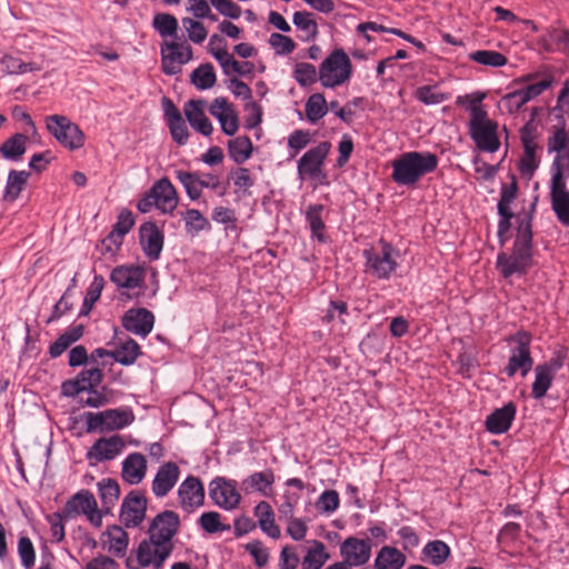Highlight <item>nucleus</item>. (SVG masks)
<instances>
[{
	"mask_svg": "<svg viewBox=\"0 0 569 569\" xmlns=\"http://www.w3.org/2000/svg\"><path fill=\"white\" fill-rule=\"evenodd\" d=\"M83 335L82 325L76 326L62 335L49 347L51 358L61 356L73 342L78 341Z\"/></svg>",
	"mask_w": 569,
	"mask_h": 569,
	"instance_id": "2f4dec72",
	"label": "nucleus"
},
{
	"mask_svg": "<svg viewBox=\"0 0 569 569\" xmlns=\"http://www.w3.org/2000/svg\"><path fill=\"white\" fill-rule=\"evenodd\" d=\"M150 191L157 201V209L162 213H171L178 206V193L168 178H161L153 183Z\"/></svg>",
	"mask_w": 569,
	"mask_h": 569,
	"instance_id": "412c9836",
	"label": "nucleus"
},
{
	"mask_svg": "<svg viewBox=\"0 0 569 569\" xmlns=\"http://www.w3.org/2000/svg\"><path fill=\"white\" fill-rule=\"evenodd\" d=\"M154 323V316L146 308L130 309L122 318V326L127 331L137 336L147 337Z\"/></svg>",
	"mask_w": 569,
	"mask_h": 569,
	"instance_id": "6ab92c4d",
	"label": "nucleus"
},
{
	"mask_svg": "<svg viewBox=\"0 0 569 569\" xmlns=\"http://www.w3.org/2000/svg\"><path fill=\"white\" fill-rule=\"evenodd\" d=\"M182 24L188 31V37L192 42L201 43L206 40L208 31L201 22L191 18H183Z\"/></svg>",
	"mask_w": 569,
	"mask_h": 569,
	"instance_id": "bf43d9fd",
	"label": "nucleus"
},
{
	"mask_svg": "<svg viewBox=\"0 0 569 569\" xmlns=\"http://www.w3.org/2000/svg\"><path fill=\"white\" fill-rule=\"evenodd\" d=\"M339 495L336 490H326L317 501V508L323 512H333L339 507Z\"/></svg>",
	"mask_w": 569,
	"mask_h": 569,
	"instance_id": "338daca9",
	"label": "nucleus"
},
{
	"mask_svg": "<svg viewBox=\"0 0 569 569\" xmlns=\"http://www.w3.org/2000/svg\"><path fill=\"white\" fill-rule=\"evenodd\" d=\"M18 553L21 563L26 569H31L36 561V551L32 541L28 537H20L18 541Z\"/></svg>",
	"mask_w": 569,
	"mask_h": 569,
	"instance_id": "4d7b16f0",
	"label": "nucleus"
},
{
	"mask_svg": "<svg viewBox=\"0 0 569 569\" xmlns=\"http://www.w3.org/2000/svg\"><path fill=\"white\" fill-rule=\"evenodd\" d=\"M416 98L425 104H438L447 100L446 93L436 90V86H421L416 90Z\"/></svg>",
	"mask_w": 569,
	"mask_h": 569,
	"instance_id": "5fc2aeb1",
	"label": "nucleus"
},
{
	"mask_svg": "<svg viewBox=\"0 0 569 569\" xmlns=\"http://www.w3.org/2000/svg\"><path fill=\"white\" fill-rule=\"evenodd\" d=\"M516 343L511 349V356L505 368L508 377H513L518 370L526 376L532 368L533 359L530 353L531 335L527 331H518L510 338Z\"/></svg>",
	"mask_w": 569,
	"mask_h": 569,
	"instance_id": "6e6552de",
	"label": "nucleus"
},
{
	"mask_svg": "<svg viewBox=\"0 0 569 569\" xmlns=\"http://www.w3.org/2000/svg\"><path fill=\"white\" fill-rule=\"evenodd\" d=\"M406 563V556L395 547H382L375 560L377 569H401Z\"/></svg>",
	"mask_w": 569,
	"mask_h": 569,
	"instance_id": "c85d7f7f",
	"label": "nucleus"
},
{
	"mask_svg": "<svg viewBox=\"0 0 569 569\" xmlns=\"http://www.w3.org/2000/svg\"><path fill=\"white\" fill-rule=\"evenodd\" d=\"M99 497L103 506V512L108 513L111 507L118 501L120 496L119 483L111 478H104L98 482Z\"/></svg>",
	"mask_w": 569,
	"mask_h": 569,
	"instance_id": "473e14b6",
	"label": "nucleus"
},
{
	"mask_svg": "<svg viewBox=\"0 0 569 569\" xmlns=\"http://www.w3.org/2000/svg\"><path fill=\"white\" fill-rule=\"evenodd\" d=\"M330 148V142L322 141L318 146L308 150L298 161L299 174L317 178L321 173L322 166Z\"/></svg>",
	"mask_w": 569,
	"mask_h": 569,
	"instance_id": "2eb2a0df",
	"label": "nucleus"
},
{
	"mask_svg": "<svg viewBox=\"0 0 569 569\" xmlns=\"http://www.w3.org/2000/svg\"><path fill=\"white\" fill-rule=\"evenodd\" d=\"M246 550L253 557L257 567L262 568L268 563L269 552L260 540L247 543Z\"/></svg>",
	"mask_w": 569,
	"mask_h": 569,
	"instance_id": "0e129e2a",
	"label": "nucleus"
},
{
	"mask_svg": "<svg viewBox=\"0 0 569 569\" xmlns=\"http://www.w3.org/2000/svg\"><path fill=\"white\" fill-rule=\"evenodd\" d=\"M134 419L130 409L104 410L106 431L122 429L129 426Z\"/></svg>",
	"mask_w": 569,
	"mask_h": 569,
	"instance_id": "c9c22d12",
	"label": "nucleus"
},
{
	"mask_svg": "<svg viewBox=\"0 0 569 569\" xmlns=\"http://www.w3.org/2000/svg\"><path fill=\"white\" fill-rule=\"evenodd\" d=\"M139 241L142 251L150 260H158L163 248L164 237L158 226L148 221L139 228Z\"/></svg>",
	"mask_w": 569,
	"mask_h": 569,
	"instance_id": "dca6fc26",
	"label": "nucleus"
},
{
	"mask_svg": "<svg viewBox=\"0 0 569 569\" xmlns=\"http://www.w3.org/2000/svg\"><path fill=\"white\" fill-rule=\"evenodd\" d=\"M305 112L307 119L312 123L323 118L328 112V103L325 96L322 93L311 94L305 104Z\"/></svg>",
	"mask_w": 569,
	"mask_h": 569,
	"instance_id": "58836bf2",
	"label": "nucleus"
},
{
	"mask_svg": "<svg viewBox=\"0 0 569 569\" xmlns=\"http://www.w3.org/2000/svg\"><path fill=\"white\" fill-rule=\"evenodd\" d=\"M80 515H86L94 527L101 526L102 511L98 510L93 493L87 489L71 496L62 508V516L67 518L72 519Z\"/></svg>",
	"mask_w": 569,
	"mask_h": 569,
	"instance_id": "0eeeda50",
	"label": "nucleus"
},
{
	"mask_svg": "<svg viewBox=\"0 0 569 569\" xmlns=\"http://www.w3.org/2000/svg\"><path fill=\"white\" fill-rule=\"evenodd\" d=\"M352 74V63L343 49H335L319 67V80L325 88H336Z\"/></svg>",
	"mask_w": 569,
	"mask_h": 569,
	"instance_id": "39448f33",
	"label": "nucleus"
},
{
	"mask_svg": "<svg viewBox=\"0 0 569 569\" xmlns=\"http://www.w3.org/2000/svg\"><path fill=\"white\" fill-rule=\"evenodd\" d=\"M178 498L181 508L190 513L204 505L206 492L201 480L194 476H188L179 486Z\"/></svg>",
	"mask_w": 569,
	"mask_h": 569,
	"instance_id": "ddd939ff",
	"label": "nucleus"
},
{
	"mask_svg": "<svg viewBox=\"0 0 569 569\" xmlns=\"http://www.w3.org/2000/svg\"><path fill=\"white\" fill-rule=\"evenodd\" d=\"M192 59V48L176 41L161 44V70L168 76L181 72L182 64Z\"/></svg>",
	"mask_w": 569,
	"mask_h": 569,
	"instance_id": "1a4fd4ad",
	"label": "nucleus"
},
{
	"mask_svg": "<svg viewBox=\"0 0 569 569\" xmlns=\"http://www.w3.org/2000/svg\"><path fill=\"white\" fill-rule=\"evenodd\" d=\"M203 107V100H189L184 104L183 110L190 126L203 136L208 137L212 133L213 127L208 117L204 114Z\"/></svg>",
	"mask_w": 569,
	"mask_h": 569,
	"instance_id": "393cba45",
	"label": "nucleus"
},
{
	"mask_svg": "<svg viewBox=\"0 0 569 569\" xmlns=\"http://www.w3.org/2000/svg\"><path fill=\"white\" fill-rule=\"evenodd\" d=\"M110 279L119 288H142L144 269L140 266H119L112 270Z\"/></svg>",
	"mask_w": 569,
	"mask_h": 569,
	"instance_id": "4be33fe9",
	"label": "nucleus"
},
{
	"mask_svg": "<svg viewBox=\"0 0 569 569\" xmlns=\"http://www.w3.org/2000/svg\"><path fill=\"white\" fill-rule=\"evenodd\" d=\"M103 375L101 369L91 368L87 370H82L76 378V385H81L84 387V390L93 389L99 386L102 381Z\"/></svg>",
	"mask_w": 569,
	"mask_h": 569,
	"instance_id": "13d9d810",
	"label": "nucleus"
},
{
	"mask_svg": "<svg viewBox=\"0 0 569 569\" xmlns=\"http://www.w3.org/2000/svg\"><path fill=\"white\" fill-rule=\"evenodd\" d=\"M300 559L291 546H284L280 552L279 568L280 569H296Z\"/></svg>",
	"mask_w": 569,
	"mask_h": 569,
	"instance_id": "774afa93",
	"label": "nucleus"
},
{
	"mask_svg": "<svg viewBox=\"0 0 569 569\" xmlns=\"http://www.w3.org/2000/svg\"><path fill=\"white\" fill-rule=\"evenodd\" d=\"M423 553L430 559L433 566H439L450 556V548L441 540H433L425 546Z\"/></svg>",
	"mask_w": 569,
	"mask_h": 569,
	"instance_id": "79ce46f5",
	"label": "nucleus"
},
{
	"mask_svg": "<svg viewBox=\"0 0 569 569\" xmlns=\"http://www.w3.org/2000/svg\"><path fill=\"white\" fill-rule=\"evenodd\" d=\"M220 513L217 511H208L203 512L198 522L200 527L208 533H216L220 531H228L230 530V525H223L220 521Z\"/></svg>",
	"mask_w": 569,
	"mask_h": 569,
	"instance_id": "8fccbe9b",
	"label": "nucleus"
},
{
	"mask_svg": "<svg viewBox=\"0 0 569 569\" xmlns=\"http://www.w3.org/2000/svg\"><path fill=\"white\" fill-rule=\"evenodd\" d=\"M497 129V122H487V126L471 130L469 134L480 150L496 152L500 147Z\"/></svg>",
	"mask_w": 569,
	"mask_h": 569,
	"instance_id": "bb28decb",
	"label": "nucleus"
},
{
	"mask_svg": "<svg viewBox=\"0 0 569 569\" xmlns=\"http://www.w3.org/2000/svg\"><path fill=\"white\" fill-rule=\"evenodd\" d=\"M28 137L23 133H14L0 146V153L3 158L18 161L27 149Z\"/></svg>",
	"mask_w": 569,
	"mask_h": 569,
	"instance_id": "7c9ffc66",
	"label": "nucleus"
},
{
	"mask_svg": "<svg viewBox=\"0 0 569 569\" xmlns=\"http://www.w3.org/2000/svg\"><path fill=\"white\" fill-rule=\"evenodd\" d=\"M469 59L489 67H503L508 59L505 54L493 50H478L469 54Z\"/></svg>",
	"mask_w": 569,
	"mask_h": 569,
	"instance_id": "c03bdc74",
	"label": "nucleus"
},
{
	"mask_svg": "<svg viewBox=\"0 0 569 569\" xmlns=\"http://www.w3.org/2000/svg\"><path fill=\"white\" fill-rule=\"evenodd\" d=\"M46 124L48 131L64 148L77 150L84 144V133L68 117L59 114L49 116L46 119Z\"/></svg>",
	"mask_w": 569,
	"mask_h": 569,
	"instance_id": "423d86ee",
	"label": "nucleus"
},
{
	"mask_svg": "<svg viewBox=\"0 0 569 569\" xmlns=\"http://www.w3.org/2000/svg\"><path fill=\"white\" fill-rule=\"evenodd\" d=\"M516 411L517 408L512 401H509L502 408L496 409L486 419L487 430L495 435L507 432L516 417Z\"/></svg>",
	"mask_w": 569,
	"mask_h": 569,
	"instance_id": "b1692460",
	"label": "nucleus"
},
{
	"mask_svg": "<svg viewBox=\"0 0 569 569\" xmlns=\"http://www.w3.org/2000/svg\"><path fill=\"white\" fill-rule=\"evenodd\" d=\"M124 447L126 442L119 435L99 438L88 450L87 458L98 462L112 460L121 453Z\"/></svg>",
	"mask_w": 569,
	"mask_h": 569,
	"instance_id": "a211bd4d",
	"label": "nucleus"
},
{
	"mask_svg": "<svg viewBox=\"0 0 569 569\" xmlns=\"http://www.w3.org/2000/svg\"><path fill=\"white\" fill-rule=\"evenodd\" d=\"M293 77L300 86L307 87L313 84L319 79V72H317L313 64L299 62L295 67Z\"/></svg>",
	"mask_w": 569,
	"mask_h": 569,
	"instance_id": "09e8293b",
	"label": "nucleus"
},
{
	"mask_svg": "<svg viewBox=\"0 0 569 569\" xmlns=\"http://www.w3.org/2000/svg\"><path fill=\"white\" fill-rule=\"evenodd\" d=\"M217 76L211 63H202L190 74V82L199 90H208L214 86Z\"/></svg>",
	"mask_w": 569,
	"mask_h": 569,
	"instance_id": "72a5a7b5",
	"label": "nucleus"
},
{
	"mask_svg": "<svg viewBox=\"0 0 569 569\" xmlns=\"http://www.w3.org/2000/svg\"><path fill=\"white\" fill-rule=\"evenodd\" d=\"M568 141L569 138L565 126L559 127L555 130L553 134L548 138V151L557 152V154H563L562 152L566 150Z\"/></svg>",
	"mask_w": 569,
	"mask_h": 569,
	"instance_id": "e2e57ef3",
	"label": "nucleus"
},
{
	"mask_svg": "<svg viewBox=\"0 0 569 569\" xmlns=\"http://www.w3.org/2000/svg\"><path fill=\"white\" fill-rule=\"evenodd\" d=\"M438 163L439 159L432 152H405L391 162V178L399 186H415L423 176L433 172Z\"/></svg>",
	"mask_w": 569,
	"mask_h": 569,
	"instance_id": "7ed1b4c3",
	"label": "nucleus"
},
{
	"mask_svg": "<svg viewBox=\"0 0 569 569\" xmlns=\"http://www.w3.org/2000/svg\"><path fill=\"white\" fill-rule=\"evenodd\" d=\"M274 482V475L272 470L259 471L250 475L247 479L243 480V486L246 490L253 489L263 496H269V489Z\"/></svg>",
	"mask_w": 569,
	"mask_h": 569,
	"instance_id": "f704fd0d",
	"label": "nucleus"
},
{
	"mask_svg": "<svg viewBox=\"0 0 569 569\" xmlns=\"http://www.w3.org/2000/svg\"><path fill=\"white\" fill-rule=\"evenodd\" d=\"M184 221L186 230L191 233L210 229L208 219L197 209H188L184 213Z\"/></svg>",
	"mask_w": 569,
	"mask_h": 569,
	"instance_id": "603ef678",
	"label": "nucleus"
},
{
	"mask_svg": "<svg viewBox=\"0 0 569 569\" xmlns=\"http://www.w3.org/2000/svg\"><path fill=\"white\" fill-rule=\"evenodd\" d=\"M253 152V144L248 136H239L228 141L229 157L237 163L246 162Z\"/></svg>",
	"mask_w": 569,
	"mask_h": 569,
	"instance_id": "c756f323",
	"label": "nucleus"
},
{
	"mask_svg": "<svg viewBox=\"0 0 569 569\" xmlns=\"http://www.w3.org/2000/svg\"><path fill=\"white\" fill-rule=\"evenodd\" d=\"M523 98L521 89H517L505 94L501 98V103L507 112L512 114L518 112L527 103V100Z\"/></svg>",
	"mask_w": 569,
	"mask_h": 569,
	"instance_id": "052dcab7",
	"label": "nucleus"
},
{
	"mask_svg": "<svg viewBox=\"0 0 569 569\" xmlns=\"http://www.w3.org/2000/svg\"><path fill=\"white\" fill-rule=\"evenodd\" d=\"M29 176L27 171L11 170L7 180L4 199L10 201L16 200L27 183Z\"/></svg>",
	"mask_w": 569,
	"mask_h": 569,
	"instance_id": "ea45409f",
	"label": "nucleus"
},
{
	"mask_svg": "<svg viewBox=\"0 0 569 569\" xmlns=\"http://www.w3.org/2000/svg\"><path fill=\"white\" fill-rule=\"evenodd\" d=\"M483 99L485 96H476L472 101V106L469 107V111L471 113L469 131L487 126V122H493L488 119L487 111L480 106Z\"/></svg>",
	"mask_w": 569,
	"mask_h": 569,
	"instance_id": "3c124183",
	"label": "nucleus"
},
{
	"mask_svg": "<svg viewBox=\"0 0 569 569\" xmlns=\"http://www.w3.org/2000/svg\"><path fill=\"white\" fill-rule=\"evenodd\" d=\"M140 353V346L130 338L112 351L111 358L123 366H130L137 360Z\"/></svg>",
	"mask_w": 569,
	"mask_h": 569,
	"instance_id": "4c0bfd02",
	"label": "nucleus"
},
{
	"mask_svg": "<svg viewBox=\"0 0 569 569\" xmlns=\"http://www.w3.org/2000/svg\"><path fill=\"white\" fill-rule=\"evenodd\" d=\"M147 503V498L142 492L131 490L121 505L120 519L122 523L128 528L139 526L146 517Z\"/></svg>",
	"mask_w": 569,
	"mask_h": 569,
	"instance_id": "f8f14e48",
	"label": "nucleus"
},
{
	"mask_svg": "<svg viewBox=\"0 0 569 569\" xmlns=\"http://www.w3.org/2000/svg\"><path fill=\"white\" fill-rule=\"evenodd\" d=\"M322 211H323L322 204H311L308 207V210L306 213L307 220L310 224L312 236L316 237L318 239V241H320V242L326 241V236H325L326 226H325V222L321 217Z\"/></svg>",
	"mask_w": 569,
	"mask_h": 569,
	"instance_id": "a19ab883",
	"label": "nucleus"
},
{
	"mask_svg": "<svg viewBox=\"0 0 569 569\" xmlns=\"http://www.w3.org/2000/svg\"><path fill=\"white\" fill-rule=\"evenodd\" d=\"M180 469L176 462L169 461L163 463L157 471L151 489L156 497L162 498L167 496L179 480Z\"/></svg>",
	"mask_w": 569,
	"mask_h": 569,
	"instance_id": "aec40b11",
	"label": "nucleus"
},
{
	"mask_svg": "<svg viewBox=\"0 0 569 569\" xmlns=\"http://www.w3.org/2000/svg\"><path fill=\"white\" fill-rule=\"evenodd\" d=\"M535 372L536 379L532 383L531 393L535 399H541L551 387L553 376L548 372V369L540 368L539 366L536 367Z\"/></svg>",
	"mask_w": 569,
	"mask_h": 569,
	"instance_id": "49530a36",
	"label": "nucleus"
},
{
	"mask_svg": "<svg viewBox=\"0 0 569 569\" xmlns=\"http://www.w3.org/2000/svg\"><path fill=\"white\" fill-rule=\"evenodd\" d=\"M254 516L258 518L261 530L273 539H278L281 535L280 528L274 522V512L267 501H260L254 507Z\"/></svg>",
	"mask_w": 569,
	"mask_h": 569,
	"instance_id": "cd10ccee",
	"label": "nucleus"
},
{
	"mask_svg": "<svg viewBox=\"0 0 569 569\" xmlns=\"http://www.w3.org/2000/svg\"><path fill=\"white\" fill-rule=\"evenodd\" d=\"M379 250L376 248L363 250L365 271L379 280H388L398 268V254L393 246L383 239L379 240Z\"/></svg>",
	"mask_w": 569,
	"mask_h": 569,
	"instance_id": "20e7f679",
	"label": "nucleus"
},
{
	"mask_svg": "<svg viewBox=\"0 0 569 569\" xmlns=\"http://www.w3.org/2000/svg\"><path fill=\"white\" fill-rule=\"evenodd\" d=\"M147 459L142 453H130L122 462L121 477L129 485H138L146 477Z\"/></svg>",
	"mask_w": 569,
	"mask_h": 569,
	"instance_id": "a878e982",
	"label": "nucleus"
},
{
	"mask_svg": "<svg viewBox=\"0 0 569 569\" xmlns=\"http://www.w3.org/2000/svg\"><path fill=\"white\" fill-rule=\"evenodd\" d=\"M180 528L179 515L172 510H164L158 513L151 521L148 533L149 540H143L137 550L138 569L140 567L153 566L156 569L162 567L164 560L173 550L172 538Z\"/></svg>",
	"mask_w": 569,
	"mask_h": 569,
	"instance_id": "f257e3e1",
	"label": "nucleus"
},
{
	"mask_svg": "<svg viewBox=\"0 0 569 569\" xmlns=\"http://www.w3.org/2000/svg\"><path fill=\"white\" fill-rule=\"evenodd\" d=\"M108 533L110 537V551H113L117 556H123L128 547L127 532L122 528L114 526Z\"/></svg>",
	"mask_w": 569,
	"mask_h": 569,
	"instance_id": "6e6d98bb",
	"label": "nucleus"
},
{
	"mask_svg": "<svg viewBox=\"0 0 569 569\" xmlns=\"http://www.w3.org/2000/svg\"><path fill=\"white\" fill-rule=\"evenodd\" d=\"M293 24L306 32V40L315 39L318 34V24L312 19V13L308 11H297L293 14Z\"/></svg>",
	"mask_w": 569,
	"mask_h": 569,
	"instance_id": "de8ad7c7",
	"label": "nucleus"
},
{
	"mask_svg": "<svg viewBox=\"0 0 569 569\" xmlns=\"http://www.w3.org/2000/svg\"><path fill=\"white\" fill-rule=\"evenodd\" d=\"M349 316L348 312V305L345 301H333L331 300L329 302V307L326 311V315L322 317L323 323H330L335 319H338L340 323L346 325L347 319L346 317Z\"/></svg>",
	"mask_w": 569,
	"mask_h": 569,
	"instance_id": "864d4df0",
	"label": "nucleus"
},
{
	"mask_svg": "<svg viewBox=\"0 0 569 569\" xmlns=\"http://www.w3.org/2000/svg\"><path fill=\"white\" fill-rule=\"evenodd\" d=\"M176 177L182 183L191 200H198L202 194L203 188L217 189L219 186L218 177L210 173L204 174V177L214 180L212 184L206 183L204 179H200L197 172L178 170Z\"/></svg>",
	"mask_w": 569,
	"mask_h": 569,
	"instance_id": "5701e85b",
	"label": "nucleus"
},
{
	"mask_svg": "<svg viewBox=\"0 0 569 569\" xmlns=\"http://www.w3.org/2000/svg\"><path fill=\"white\" fill-rule=\"evenodd\" d=\"M248 116L244 120V127L249 130L254 129L262 122V108L256 101H249L244 106Z\"/></svg>",
	"mask_w": 569,
	"mask_h": 569,
	"instance_id": "69168bd1",
	"label": "nucleus"
},
{
	"mask_svg": "<svg viewBox=\"0 0 569 569\" xmlns=\"http://www.w3.org/2000/svg\"><path fill=\"white\" fill-rule=\"evenodd\" d=\"M269 43L277 54H289L296 49V43L290 37L277 32L271 33Z\"/></svg>",
	"mask_w": 569,
	"mask_h": 569,
	"instance_id": "680f3d73",
	"label": "nucleus"
},
{
	"mask_svg": "<svg viewBox=\"0 0 569 569\" xmlns=\"http://www.w3.org/2000/svg\"><path fill=\"white\" fill-rule=\"evenodd\" d=\"M531 211L517 217V234L510 254L500 252L497 257V268L503 278H510L512 274H526L532 267V212Z\"/></svg>",
	"mask_w": 569,
	"mask_h": 569,
	"instance_id": "f03ea898",
	"label": "nucleus"
},
{
	"mask_svg": "<svg viewBox=\"0 0 569 569\" xmlns=\"http://www.w3.org/2000/svg\"><path fill=\"white\" fill-rule=\"evenodd\" d=\"M342 562L348 567H360L367 563L371 557V545L369 539L348 537L340 545Z\"/></svg>",
	"mask_w": 569,
	"mask_h": 569,
	"instance_id": "4468645a",
	"label": "nucleus"
},
{
	"mask_svg": "<svg viewBox=\"0 0 569 569\" xmlns=\"http://www.w3.org/2000/svg\"><path fill=\"white\" fill-rule=\"evenodd\" d=\"M209 497L214 505L224 509H236L241 500V496L237 490L234 480H228L224 477H216L209 483Z\"/></svg>",
	"mask_w": 569,
	"mask_h": 569,
	"instance_id": "9d476101",
	"label": "nucleus"
},
{
	"mask_svg": "<svg viewBox=\"0 0 569 569\" xmlns=\"http://www.w3.org/2000/svg\"><path fill=\"white\" fill-rule=\"evenodd\" d=\"M103 286H104L103 277L100 274H96L90 287L87 290L80 315L86 316L90 312L93 305L99 300L102 289H103Z\"/></svg>",
	"mask_w": 569,
	"mask_h": 569,
	"instance_id": "a18cd8bd",
	"label": "nucleus"
},
{
	"mask_svg": "<svg viewBox=\"0 0 569 569\" xmlns=\"http://www.w3.org/2000/svg\"><path fill=\"white\" fill-rule=\"evenodd\" d=\"M330 558L323 542L315 540L313 546L307 551L302 560V569H321Z\"/></svg>",
	"mask_w": 569,
	"mask_h": 569,
	"instance_id": "e433bc0d",
	"label": "nucleus"
},
{
	"mask_svg": "<svg viewBox=\"0 0 569 569\" xmlns=\"http://www.w3.org/2000/svg\"><path fill=\"white\" fill-rule=\"evenodd\" d=\"M152 26L163 38L174 37L179 28L177 18L170 13H157Z\"/></svg>",
	"mask_w": 569,
	"mask_h": 569,
	"instance_id": "37998d69",
	"label": "nucleus"
},
{
	"mask_svg": "<svg viewBox=\"0 0 569 569\" xmlns=\"http://www.w3.org/2000/svg\"><path fill=\"white\" fill-rule=\"evenodd\" d=\"M520 139L523 147V156L520 159L519 170L522 174L532 176L539 162L536 158L538 144L535 141V128L530 123L521 128Z\"/></svg>",
	"mask_w": 569,
	"mask_h": 569,
	"instance_id": "f3484780",
	"label": "nucleus"
},
{
	"mask_svg": "<svg viewBox=\"0 0 569 569\" xmlns=\"http://www.w3.org/2000/svg\"><path fill=\"white\" fill-rule=\"evenodd\" d=\"M550 197L553 207L569 202V192L566 188L565 171H569V154H557L551 166Z\"/></svg>",
	"mask_w": 569,
	"mask_h": 569,
	"instance_id": "9b49d317",
	"label": "nucleus"
}]
</instances>
